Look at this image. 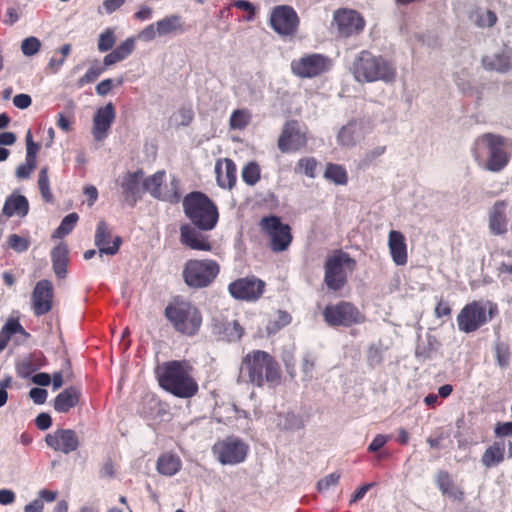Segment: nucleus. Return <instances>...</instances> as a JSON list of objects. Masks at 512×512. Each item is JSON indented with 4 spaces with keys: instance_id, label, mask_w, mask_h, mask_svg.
I'll list each match as a JSON object with an SVG mask.
<instances>
[{
    "instance_id": "nucleus-1",
    "label": "nucleus",
    "mask_w": 512,
    "mask_h": 512,
    "mask_svg": "<svg viewBox=\"0 0 512 512\" xmlns=\"http://www.w3.org/2000/svg\"><path fill=\"white\" fill-rule=\"evenodd\" d=\"M188 360H170L156 369L159 386L175 397L189 399L198 394L199 385Z\"/></svg>"
},
{
    "instance_id": "nucleus-2",
    "label": "nucleus",
    "mask_w": 512,
    "mask_h": 512,
    "mask_svg": "<svg viewBox=\"0 0 512 512\" xmlns=\"http://www.w3.org/2000/svg\"><path fill=\"white\" fill-rule=\"evenodd\" d=\"M240 378L257 387L268 384L275 387L281 382V369L275 358L263 350L247 353L240 365Z\"/></svg>"
},
{
    "instance_id": "nucleus-3",
    "label": "nucleus",
    "mask_w": 512,
    "mask_h": 512,
    "mask_svg": "<svg viewBox=\"0 0 512 512\" xmlns=\"http://www.w3.org/2000/svg\"><path fill=\"white\" fill-rule=\"evenodd\" d=\"M164 316L173 329L187 337L195 336L202 326V313L192 302L174 299L164 310Z\"/></svg>"
},
{
    "instance_id": "nucleus-4",
    "label": "nucleus",
    "mask_w": 512,
    "mask_h": 512,
    "mask_svg": "<svg viewBox=\"0 0 512 512\" xmlns=\"http://www.w3.org/2000/svg\"><path fill=\"white\" fill-rule=\"evenodd\" d=\"M352 73L358 82H392L396 78L393 63L382 56L363 50L353 62Z\"/></svg>"
},
{
    "instance_id": "nucleus-5",
    "label": "nucleus",
    "mask_w": 512,
    "mask_h": 512,
    "mask_svg": "<svg viewBox=\"0 0 512 512\" xmlns=\"http://www.w3.org/2000/svg\"><path fill=\"white\" fill-rule=\"evenodd\" d=\"M183 209L188 219L202 231L212 230L219 218L217 206L204 193L194 191L183 199Z\"/></svg>"
},
{
    "instance_id": "nucleus-6",
    "label": "nucleus",
    "mask_w": 512,
    "mask_h": 512,
    "mask_svg": "<svg viewBox=\"0 0 512 512\" xmlns=\"http://www.w3.org/2000/svg\"><path fill=\"white\" fill-rule=\"evenodd\" d=\"M356 260L347 252L335 250L326 258L324 264V282L328 289L341 290L348 281V275L356 268Z\"/></svg>"
},
{
    "instance_id": "nucleus-7",
    "label": "nucleus",
    "mask_w": 512,
    "mask_h": 512,
    "mask_svg": "<svg viewBox=\"0 0 512 512\" xmlns=\"http://www.w3.org/2000/svg\"><path fill=\"white\" fill-rule=\"evenodd\" d=\"M498 314L496 303L480 301L467 303L457 315V325L461 332L471 333L477 331Z\"/></svg>"
},
{
    "instance_id": "nucleus-8",
    "label": "nucleus",
    "mask_w": 512,
    "mask_h": 512,
    "mask_svg": "<svg viewBox=\"0 0 512 512\" xmlns=\"http://www.w3.org/2000/svg\"><path fill=\"white\" fill-rule=\"evenodd\" d=\"M220 273V265L213 259H190L183 268L185 284L192 289L206 288Z\"/></svg>"
},
{
    "instance_id": "nucleus-9",
    "label": "nucleus",
    "mask_w": 512,
    "mask_h": 512,
    "mask_svg": "<svg viewBox=\"0 0 512 512\" xmlns=\"http://www.w3.org/2000/svg\"><path fill=\"white\" fill-rule=\"evenodd\" d=\"M484 148L488 150V160L486 162L488 170L498 172L508 164L509 158L505 151L504 137L491 133L478 137L473 149L476 159H480V150Z\"/></svg>"
},
{
    "instance_id": "nucleus-10",
    "label": "nucleus",
    "mask_w": 512,
    "mask_h": 512,
    "mask_svg": "<svg viewBox=\"0 0 512 512\" xmlns=\"http://www.w3.org/2000/svg\"><path fill=\"white\" fill-rule=\"evenodd\" d=\"M322 315L330 327H351L366 321L365 314L355 304L345 300L326 305Z\"/></svg>"
},
{
    "instance_id": "nucleus-11",
    "label": "nucleus",
    "mask_w": 512,
    "mask_h": 512,
    "mask_svg": "<svg viewBox=\"0 0 512 512\" xmlns=\"http://www.w3.org/2000/svg\"><path fill=\"white\" fill-rule=\"evenodd\" d=\"M333 61L321 53H307L291 61V72L301 79H312L330 71Z\"/></svg>"
},
{
    "instance_id": "nucleus-12",
    "label": "nucleus",
    "mask_w": 512,
    "mask_h": 512,
    "mask_svg": "<svg viewBox=\"0 0 512 512\" xmlns=\"http://www.w3.org/2000/svg\"><path fill=\"white\" fill-rule=\"evenodd\" d=\"M259 228L269 238V248L273 252L287 250L293 240L291 227L275 215L264 216L259 221Z\"/></svg>"
},
{
    "instance_id": "nucleus-13",
    "label": "nucleus",
    "mask_w": 512,
    "mask_h": 512,
    "mask_svg": "<svg viewBox=\"0 0 512 512\" xmlns=\"http://www.w3.org/2000/svg\"><path fill=\"white\" fill-rule=\"evenodd\" d=\"M269 24L277 34L292 37L298 31L300 19L293 7L278 5L271 11Z\"/></svg>"
},
{
    "instance_id": "nucleus-14",
    "label": "nucleus",
    "mask_w": 512,
    "mask_h": 512,
    "mask_svg": "<svg viewBox=\"0 0 512 512\" xmlns=\"http://www.w3.org/2000/svg\"><path fill=\"white\" fill-rule=\"evenodd\" d=\"M265 287L263 280L252 275L234 280L228 285V291L236 300L254 302L264 294Z\"/></svg>"
},
{
    "instance_id": "nucleus-15",
    "label": "nucleus",
    "mask_w": 512,
    "mask_h": 512,
    "mask_svg": "<svg viewBox=\"0 0 512 512\" xmlns=\"http://www.w3.org/2000/svg\"><path fill=\"white\" fill-rule=\"evenodd\" d=\"M308 137L296 120L285 122L277 140L278 149L282 153H292L307 147Z\"/></svg>"
},
{
    "instance_id": "nucleus-16",
    "label": "nucleus",
    "mask_w": 512,
    "mask_h": 512,
    "mask_svg": "<svg viewBox=\"0 0 512 512\" xmlns=\"http://www.w3.org/2000/svg\"><path fill=\"white\" fill-rule=\"evenodd\" d=\"M333 23L337 27L338 35L344 38L360 34L366 25L363 16L358 11L349 8L335 10Z\"/></svg>"
},
{
    "instance_id": "nucleus-17",
    "label": "nucleus",
    "mask_w": 512,
    "mask_h": 512,
    "mask_svg": "<svg viewBox=\"0 0 512 512\" xmlns=\"http://www.w3.org/2000/svg\"><path fill=\"white\" fill-rule=\"evenodd\" d=\"M165 178V171H157L155 174L143 181V192L147 191L156 199L168 201L170 203H178L181 199L179 192V180L173 178L170 182L171 191L162 193L161 186Z\"/></svg>"
},
{
    "instance_id": "nucleus-18",
    "label": "nucleus",
    "mask_w": 512,
    "mask_h": 512,
    "mask_svg": "<svg viewBox=\"0 0 512 512\" xmlns=\"http://www.w3.org/2000/svg\"><path fill=\"white\" fill-rule=\"evenodd\" d=\"M213 452L222 464H238L245 460L247 446L240 440L227 438L213 446Z\"/></svg>"
},
{
    "instance_id": "nucleus-19",
    "label": "nucleus",
    "mask_w": 512,
    "mask_h": 512,
    "mask_svg": "<svg viewBox=\"0 0 512 512\" xmlns=\"http://www.w3.org/2000/svg\"><path fill=\"white\" fill-rule=\"evenodd\" d=\"M53 296V284L50 280L43 279L36 283L31 296L35 316L45 315L52 310Z\"/></svg>"
},
{
    "instance_id": "nucleus-20",
    "label": "nucleus",
    "mask_w": 512,
    "mask_h": 512,
    "mask_svg": "<svg viewBox=\"0 0 512 512\" xmlns=\"http://www.w3.org/2000/svg\"><path fill=\"white\" fill-rule=\"evenodd\" d=\"M46 444L57 452L69 454L79 447V438L72 429H57L45 437Z\"/></svg>"
},
{
    "instance_id": "nucleus-21",
    "label": "nucleus",
    "mask_w": 512,
    "mask_h": 512,
    "mask_svg": "<svg viewBox=\"0 0 512 512\" xmlns=\"http://www.w3.org/2000/svg\"><path fill=\"white\" fill-rule=\"evenodd\" d=\"M512 458V441L498 439L489 445L481 456V463L486 469L500 465L505 460V455Z\"/></svg>"
},
{
    "instance_id": "nucleus-22",
    "label": "nucleus",
    "mask_w": 512,
    "mask_h": 512,
    "mask_svg": "<svg viewBox=\"0 0 512 512\" xmlns=\"http://www.w3.org/2000/svg\"><path fill=\"white\" fill-rule=\"evenodd\" d=\"M144 177L143 170L139 169L135 172H127L121 180V188L125 200L134 206L138 200L141 199L143 192V183L141 184Z\"/></svg>"
},
{
    "instance_id": "nucleus-23",
    "label": "nucleus",
    "mask_w": 512,
    "mask_h": 512,
    "mask_svg": "<svg viewBox=\"0 0 512 512\" xmlns=\"http://www.w3.org/2000/svg\"><path fill=\"white\" fill-rule=\"evenodd\" d=\"M115 116V107L111 102L97 110L93 118L92 129V134L96 141H102L106 138Z\"/></svg>"
},
{
    "instance_id": "nucleus-24",
    "label": "nucleus",
    "mask_w": 512,
    "mask_h": 512,
    "mask_svg": "<svg viewBox=\"0 0 512 512\" xmlns=\"http://www.w3.org/2000/svg\"><path fill=\"white\" fill-rule=\"evenodd\" d=\"M110 242L111 233L109 231L108 225L105 221L101 220L97 224L95 231V245L98 247V253L100 256L102 254L113 256L118 253L122 244V238L120 236H116L112 241V245H109Z\"/></svg>"
},
{
    "instance_id": "nucleus-25",
    "label": "nucleus",
    "mask_w": 512,
    "mask_h": 512,
    "mask_svg": "<svg viewBox=\"0 0 512 512\" xmlns=\"http://www.w3.org/2000/svg\"><path fill=\"white\" fill-rule=\"evenodd\" d=\"M505 200L496 201L489 211V230L493 235H504L508 231L507 209Z\"/></svg>"
},
{
    "instance_id": "nucleus-26",
    "label": "nucleus",
    "mask_w": 512,
    "mask_h": 512,
    "mask_svg": "<svg viewBox=\"0 0 512 512\" xmlns=\"http://www.w3.org/2000/svg\"><path fill=\"white\" fill-rule=\"evenodd\" d=\"M180 242L192 249L199 251H211L212 245L209 237L201 234L189 224H184L180 227Z\"/></svg>"
},
{
    "instance_id": "nucleus-27",
    "label": "nucleus",
    "mask_w": 512,
    "mask_h": 512,
    "mask_svg": "<svg viewBox=\"0 0 512 512\" xmlns=\"http://www.w3.org/2000/svg\"><path fill=\"white\" fill-rule=\"evenodd\" d=\"M388 249L392 261L397 266H405L408 262L407 243L404 234L391 230L388 234Z\"/></svg>"
},
{
    "instance_id": "nucleus-28",
    "label": "nucleus",
    "mask_w": 512,
    "mask_h": 512,
    "mask_svg": "<svg viewBox=\"0 0 512 512\" xmlns=\"http://www.w3.org/2000/svg\"><path fill=\"white\" fill-rule=\"evenodd\" d=\"M217 184L223 189H232L237 180V168L230 158L219 159L215 164Z\"/></svg>"
},
{
    "instance_id": "nucleus-29",
    "label": "nucleus",
    "mask_w": 512,
    "mask_h": 512,
    "mask_svg": "<svg viewBox=\"0 0 512 512\" xmlns=\"http://www.w3.org/2000/svg\"><path fill=\"white\" fill-rule=\"evenodd\" d=\"M29 212V202L27 198L19 193L10 194L3 205L0 215V223H3L2 217L10 218L12 216L25 217Z\"/></svg>"
},
{
    "instance_id": "nucleus-30",
    "label": "nucleus",
    "mask_w": 512,
    "mask_h": 512,
    "mask_svg": "<svg viewBox=\"0 0 512 512\" xmlns=\"http://www.w3.org/2000/svg\"><path fill=\"white\" fill-rule=\"evenodd\" d=\"M80 398L81 390L70 386L55 397L53 407L59 413H67L78 405Z\"/></svg>"
},
{
    "instance_id": "nucleus-31",
    "label": "nucleus",
    "mask_w": 512,
    "mask_h": 512,
    "mask_svg": "<svg viewBox=\"0 0 512 512\" xmlns=\"http://www.w3.org/2000/svg\"><path fill=\"white\" fill-rule=\"evenodd\" d=\"M436 485L441 493L457 502L464 500V491L455 484L451 475L444 470L438 472L436 476Z\"/></svg>"
},
{
    "instance_id": "nucleus-32",
    "label": "nucleus",
    "mask_w": 512,
    "mask_h": 512,
    "mask_svg": "<svg viewBox=\"0 0 512 512\" xmlns=\"http://www.w3.org/2000/svg\"><path fill=\"white\" fill-rule=\"evenodd\" d=\"M68 247L61 242L51 251V260L54 273L60 279L65 278L68 266Z\"/></svg>"
},
{
    "instance_id": "nucleus-33",
    "label": "nucleus",
    "mask_w": 512,
    "mask_h": 512,
    "mask_svg": "<svg viewBox=\"0 0 512 512\" xmlns=\"http://www.w3.org/2000/svg\"><path fill=\"white\" fill-rule=\"evenodd\" d=\"M215 328L218 333L228 342L238 341L244 334V329L237 320H219L215 319Z\"/></svg>"
},
{
    "instance_id": "nucleus-34",
    "label": "nucleus",
    "mask_w": 512,
    "mask_h": 512,
    "mask_svg": "<svg viewBox=\"0 0 512 512\" xmlns=\"http://www.w3.org/2000/svg\"><path fill=\"white\" fill-rule=\"evenodd\" d=\"M135 49V39L133 37L127 38L120 43L112 52L108 53L104 59L103 64L109 67L117 62L126 59Z\"/></svg>"
},
{
    "instance_id": "nucleus-35",
    "label": "nucleus",
    "mask_w": 512,
    "mask_h": 512,
    "mask_svg": "<svg viewBox=\"0 0 512 512\" xmlns=\"http://www.w3.org/2000/svg\"><path fill=\"white\" fill-rule=\"evenodd\" d=\"M182 467L181 459L172 453H164L157 460V471L164 476H173L180 471Z\"/></svg>"
},
{
    "instance_id": "nucleus-36",
    "label": "nucleus",
    "mask_w": 512,
    "mask_h": 512,
    "mask_svg": "<svg viewBox=\"0 0 512 512\" xmlns=\"http://www.w3.org/2000/svg\"><path fill=\"white\" fill-rule=\"evenodd\" d=\"M158 36H165L175 32H183L184 25L181 16L173 14L164 17L156 22Z\"/></svg>"
},
{
    "instance_id": "nucleus-37",
    "label": "nucleus",
    "mask_w": 512,
    "mask_h": 512,
    "mask_svg": "<svg viewBox=\"0 0 512 512\" xmlns=\"http://www.w3.org/2000/svg\"><path fill=\"white\" fill-rule=\"evenodd\" d=\"M276 426L281 431H294L304 428V421L293 412L279 413Z\"/></svg>"
},
{
    "instance_id": "nucleus-38",
    "label": "nucleus",
    "mask_w": 512,
    "mask_h": 512,
    "mask_svg": "<svg viewBox=\"0 0 512 512\" xmlns=\"http://www.w3.org/2000/svg\"><path fill=\"white\" fill-rule=\"evenodd\" d=\"M292 321V316L285 310H277L274 317L269 319L266 325V331L269 335L276 334Z\"/></svg>"
},
{
    "instance_id": "nucleus-39",
    "label": "nucleus",
    "mask_w": 512,
    "mask_h": 512,
    "mask_svg": "<svg viewBox=\"0 0 512 512\" xmlns=\"http://www.w3.org/2000/svg\"><path fill=\"white\" fill-rule=\"evenodd\" d=\"M483 65L488 70H495L497 72H507L511 68L509 57L504 54H496L492 58H483Z\"/></svg>"
},
{
    "instance_id": "nucleus-40",
    "label": "nucleus",
    "mask_w": 512,
    "mask_h": 512,
    "mask_svg": "<svg viewBox=\"0 0 512 512\" xmlns=\"http://www.w3.org/2000/svg\"><path fill=\"white\" fill-rule=\"evenodd\" d=\"M357 124L354 121L343 126L338 135V143L342 146L352 147L356 143Z\"/></svg>"
},
{
    "instance_id": "nucleus-41",
    "label": "nucleus",
    "mask_w": 512,
    "mask_h": 512,
    "mask_svg": "<svg viewBox=\"0 0 512 512\" xmlns=\"http://www.w3.org/2000/svg\"><path fill=\"white\" fill-rule=\"evenodd\" d=\"M251 121V114L246 109H236L232 112L229 125L231 129L242 130L246 128Z\"/></svg>"
},
{
    "instance_id": "nucleus-42",
    "label": "nucleus",
    "mask_w": 512,
    "mask_h": 512,
    "mask_svg": "<svg viewBox=\"0 0 512 512\" xmlns=\"http://www.w3.org/2000/svg\"><path fill=\"white\" fill-rule=\"evenodd\" d=\"M78 220H79V216L75 212H72V213L66 215L62 219L59 227L55 230L53 237L54 238H62L64 236L68 235L74 229Z\"/></svg>"
},
{
    "instance_id": "nucleus-43",
    "label": "nucleus",
    "mask_w": 512,
    "mask_h": 512,
    "mask_svg": "<svg viewBox=\"0 0 512 512\" xmlns=\"http://www.w3.org/2000/svg\"><path fill=\"white\" fill-rule=\"evenodd\" d=\"M48 171H49V169L47 166H44L40 169L39 174H38V188L40 190L42 198L46 202H52L53 194L50 189Z\"/></svg>"
},
{
    "instance_id": "nucleus-44",
    "label": "nucleus",
    "mask_w": 512,
    "mask_h": 512,
    "mask_svg": "<svg viewBox=\"0 0 512 512\" xmlns=\"http://www.w3.org/2000/svg\"><path fill=\"white\" fill-rule=\"evenodd\" d=\"M325 177L338 185H345L348 181L346 170L337 164L327 165Z\"/></svg>"
},
{
    "instance_id": "nucleus-45",
    "label": "nucleus",
    "mask_w": 512,
    "mask_h": 512,
    "mask_svg": "<svg viewBox=\"0 0 512 512\" xmlns=\"http://www.w3.org/2000/svg\"><path fill=\"white\" fill-rule=\"evenodd\" d=\"M317 165V160L314 157H303L297 162L295 172L314 178L316 176Z\"/></svg>"
},
{
    "instance_id": "nucleus-46",
    "label": "nucleus",
    "mask_w": 512,
    "mask_h": 512,
    "mask_svg": "<svg viewBox=\"0 0 512 512\" xmlns=\"http://www.w3.org/2000/svg\"><path fill=\"white\" fill-rule=\"evenodd\" d=\"M242 179L249 185L253 186L260 180V167L256 162L247 163L242 169Z\"/></svg>"
},
{
    "instance_id": "nucleus-47",
    "label": "nucleus",
    "mask_w": 512,
    "mask_h": 512,
    "mask_svg": "<svg viewBox=\"0 0 512 512\" xmlns=\"http://www.w3.org/2000/svg\"><path fill=\"white\" fill-rule=\"evenodd\" d=\"M8 247L17 253H23L30 247V238L22 237L18 234H10L7 238Z\"/></svg>"
},
{
    "instance_id": "nucleus-48",
    "label": "nucleus",
    "mask_w": 512,
    "mask_h": 512,
    "mask_svg": "<svg viewBox=\"0 0 512 512\" xmlns=\"http://www.w3.org/2000/svg\"><path fill=\"white\" fill-rule=\"evenodd\" d=\"M106 69V66H99V64H95L91 66L87 72L78 79L77 87L82 88L88 83L94 82Z\"/></svg>"
},
{
    "instance_id": "nucleus-49",
    "label": "nucleus",
    "mask_w": 512,
    "mask_h": 512,
    "mask_svg": "<svg viewBox=\"0 0 512 512\" xmlns=\"http://www.w3.org/2000/svg\"><path fill=\"white\" fill-rule=\"evenodd\" d=\"M71 49V44L67 43L64 44L58 51H56V54H60L59 61H56V57L53 56L48 63V67L53 73H57L60 70L67 56L70 54Z\"/></svg>"
},
{
    "instance_id": "nucleus-50",
    "label": "nucleus",
    "mask_w": 512,
    "mask_h": 512,
    "mask_svg": "<svg viewBox=\"0 0 512 512\" xmlns=\"http://www.w3.org/2000/svg\"><path fill=\"white\" fill-rule=\"evenodd\" d=\"M116 41L114 31L110 28L106 29L100 34L98 39V50L100 52H106L112 49Z\"/></svg>"
},
{
    "instance_id": "nucleus-51",
    "label": "nucleus",
    "mask_w": 512,
    "mask_h": 512,
    "mask_svg": "<svg viewBox=\"0 0 512 512\" xmlns=\"http://www.w3.org/2000/svg\"><path fill=\"white\" fill-rule=\"evenodd\" d=\"M41 48V41L34 36L25 38L21 44L22 53L25 56H33L39 52Z\"/></svg>"
},
{
    "instance_id": "nucleus-52",
    "label": "nucleus",
    "mask_w": 512,
    "mask_h": 512,
    "mask_svg": "<svg viewBox=\"0 0 512 512\" xmlns=\"http://www.w3.org/2000/svg\"><path fill=\"white\" fill-rule=\"evenodd\" d=\"M26 140V159L37 162V153L40 150V144L35 143L32 139V133L29 130L25 137Z\"/></svg>"
},
{
    "instance_id": "nucleus-53",
    "label": "nucleus",
    "mask_w": 512,
    "mask_h": 512,
    "mask_svg": "<svg viewBox=\"0 0 512 512\" xmlns=\"http://www.w3.org/2000/svg\"><path fill=\"white\" fill-rule=\"evenodd\" d=\"M37 167V162L25 158V162L20 164L16 169V177L19 179H27Z\"/></svg>"
},
{
    "instance_id": "nucleus-54",
    "label": "nucleus",
    "mask_w": 512,
    "mask_h": 512,
    "mask_svg": "<svg viewBox=\"0 0 512 512\" xmlns=\"http://www.w3.org/2000/svg\"><path fill=\"white\" fill-rule=\"evenodd\" d=\"M340 474L339 473H331L321 480H319L317 487L319 491H326L332 486H336L339 482Z\"/></svg>"
},
{
    "instance_id": "nucleus-55",
    "label": "nucleus",
    "mask_w": 512,
    "mask_h": 512,
    "mask_svg": "<svg viewBox=\"0 0 512 512\" xmlns=\"http://www.w3.org/2000/svg\"><path fill=\"white\" fill-rule=\"evenodd\" d=\"M45 362H46V359L42 353H39L38 355L34 354L31 357V359L22 363V368L26 369L29 372V371L35 370L41 366H44Z\"/></svg>"
},
{
    "instance_id": "nucleus-56",
    "label": "nucleus",
    "mask_w": 512,
    "mask_h": 512,
    "mask_svg": "<svg viewBox=\"0 0 512 512\" xmlns=\"http://www.w3.org/2000/svg\"><path fill=\"white\" fill-rule=\"evenodd\" d=\"M233 6L239 10H243V11L247 12L246 19L248 21H250L254 18L256 9L251 2H249L247 0H236L233 2Z\"/></svg>"
},
{
    "instance_id": "nucleus-57",
    "label": "nucleus",
    "mask_w": 512,
    "mask_h": 512,
    "mask_svg": "<svg viewBox=\"0 0 512 512\" xmlns=\"http://www.w3.org/2000/svg\"><path fill=\"white\" fill-rule=\"evenodd\" d=\"M494 434L499 439H503L504 437L512 436V421L511 422H498L494 427Z\"/></svg>"
},
{
    "instance_id": "nucleus-58",
    "label": "nucleus",
    "mask_w": 512,
    "mask_h": 512,
    "mask_svg": "<svg viewBox=\"0 0 512 512\" xmlns=\"http://www.w3.org/2000/svg\"><path fill=\"white\" fill-rule=\"evenodd\" d=\"M510 353L508 347L505 345L496 346V359L501 367H506L509 364Z\"/></svg>"
},
{
    "instance_id": "nucleus-59",
    "label": "nucleus",
    "mask_w": 512,
    "mask_h": 512,
    "mask_svg": "<svg viewBox=\"0 0 512 512\" xmlns=\"http://www.w3.org/2000/svg\"><path fill=\"white\" fill-rule=\"evenodd\" d=\"M390 437L383 434H377L372 442L369 444L367 450L368 452H377L379 451L388 441Z\"/></svg>"
},
{
    "instance_id": "nucleus-60",
    "label": "nucleus",
    "mask_w": 512,
    "mask_h": 512,
    "mask_svg": "<svg viewBox=\"0 0 512 512\" xmlns=\"http://www.w3.org/2000/svg\"><path fill=\"white\" fill-rule=\"evenodd\" d=\"M451 307L449 303L442 298L437 302V305L434 309V314L437 318H442L449 316L451 314Z\"/></svg>"
},
{
    "instance_id": "nucleus-61",
    "label": "nucleus",
    "mask_w": 512,
    "mask_h": 512,
    "mask_svg": "<svg viewBox=\"0 0 512 512\" xmlns=\"http://www.w3.org/2000/svg\"><path fill=\"white\" fill-rule=\"evenodd\" d=\"M29 396L35 404H43L47 399L48 393L43 388L35 387L29 391Z\"/></svg>"
},
{
    "instance_id": "nucleus-62",
    "label": "nucleus",
    "mask_w": 512,
    "mask_h": 512,
    "mask_svg": "<svg viewBox=\"0 0 512 512\" xmlns=\"http://www.w3.org/2000/svg\"><path fill=\"white\" fill-rule=\"evenodd\" d=\"M31 103H32V99H31L30 95H28V94H24V93L17 94L13 98V104L18 109H22V110L27 109L31 105Z\"/></svg>"
},
{
    "instance_id": "nucleus-63",
    "label": "nucleus",
    "mask_w": 512,
    "mask_h": 512,
    "mask_svg": "<svg viewBox=\"0 0 512 512\" xmlns=\"http://www.w3.org/2000/svg\"><path fill=\"white\" fill-rule=\"evenodd\" d=\"M158 36L156 22L146 26L140 33L139 38L144 41H152Z\"/></svg>"
},
{
    "instance_id": "nucleus-64",
    "label": "nucleus",
    "mask_w": 512,
    "mask_h": 512,
    "mask_svg": "<svg viewBox=\"0 0 512 512\" xmlns=\"http://www.w3.org/2000/svg\"><path fill=\"white\" fill-rule=\"evenodd\" d=\"M497 22V16L496 14L491 11L487 10L483 15L480 16L478 24L479 26H486V27H492Z\"/></svg>"
}]
</instances>
